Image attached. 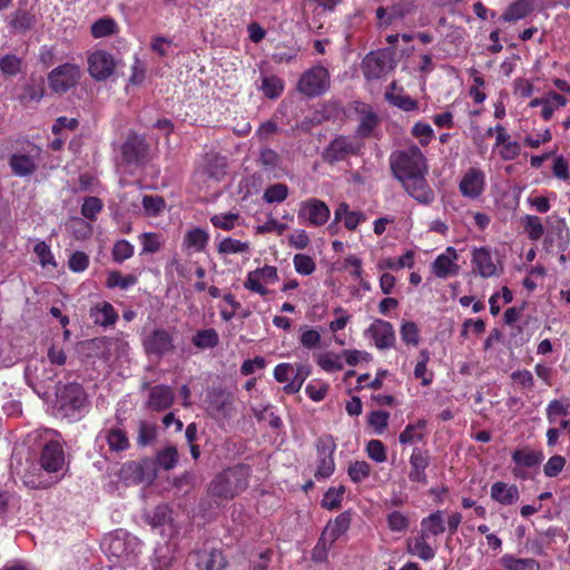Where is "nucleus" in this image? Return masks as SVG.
I'll list each match as a JSON object with an SVG mask.
<instances>
[{
  "label": "nucleus",
  "instance_id": "obj_1",
  "mask_svg": "<svg viewBox=\"0 0 570 570\" xmlns=\"http://www.w3.org/2000/svg\"><path fill=\"white\" fill-rule=\"evenodd\" d=\"M56 432L48 430L42 435L43 444L38 465L32 464L23 474V484L30 489H48L60 479L65 466V452Z\"/></svg>",
  "mask_w": 570,
  "mask_h": 570
},
{
  "label": "nucleus",
  "instance_id": "obj_2",
  "mask_svg": "<svg viewBox=\"0 0 570 570\" xmlns=\"http://www.w3.org/2000/svg\"><path fill=\"white\" fill-rule=\"evenodd\" d=\"M252 469L247 464H236L219 472L208 485V494L213 498L232 500L249 483Z\"/></svg>",
  "mask_w": 570,
  "mask_h": 570
},
{
  "label": "nucleus",
  "instance_id": "obj_3",
  "mask_svg": "<svg viewBox=\"0 0 570 570\" xmlns=\"http://www.w3.org/2000/svg\"><path fill=\"white\" fill-rule=\"evenodd\" d=\"M390 167L399 181L428 173L426 158L417 146L394 151L390 156Z\"/></svg>",
  "mask_w": 570,
  "mask_h": 570
},
{
  "label": "nucleus",
  "instance_id": "obj_4",
  "mask_svg": "<svg viewBox=\"0 0 570 570\" xmlns=\"http://www.w3.org/2000/svg\"><path fill=\"white\" fill-rule=\"evenodd\" d=\"M88 405L87 394L78 383L65 385L57 394L58 412L71 421L80 420L87 412Z\"/></svg>",
  "mask_w": 570,
  "mask_h": 570
},
{
  "label": "nucleus",
  "instance_id": "obj_5",
  "mask_svg": "<svg viewBox=\"0 0 570 570\" xmlns=\"http://www.w3.org/2000/svg\"><path fill=\"white\" fill-rule=\"evenodd\" d=\"M363 144L352 136H337L323 150L322 158L324 161L333 165L356 156L361 153Z\"/></svg>",
  "mask_w": 570,
  "mask_h": 570
},
{
  "label": "nucleus",
  "instance_id": "obj_6",
  "mask_svg": "<svg viewBox=\"0 0 570 570\" xmlns=\"http://www.w3.org/2000/svg\"><path fill=\"white\" fill-rule=\"evenodd\" d=\"M157 476L153 459L125 462L119 470V479L126 484L151 483Z\"/></svg>",
  "mask_w": 570,
  "mask_h": 570
},
{
  "label": "nucleus",
  "instance_id": "obj_7",
  "mask_svg": "<svg viewBox=\"0 0 570 570\" xmlns=\"http://www.w3.org/2000/svg\"><path fill=\"white\" fill-rule=\"evenodd\" d=\"M336 444L332 435L324 434L316 441V469L314 476L316 480L328 479L335 471L334 452Z\"/></svg>",
  "mask_w": 570,
  "mask_h": 570
},
{
  "label": "nucleus",
  "instance_id": "obj_8",
  "mask_svg": "<svg viewBox=\"0 0 570 570\" xmlns=\"http://www.w3.org/2000/svg\"><path fill=\"white\" fill-rule=\"evenodd\" d=\"M175 330L171 328H155L147 334L142 340V346L147 355H155L163 357L167 354L174 353L175 346Z\"/></svg>",
  "mask_w": 570,
  "mask_h": 570
},
{
  "label": "nucleus",
  "instance_id": "obj_9",
  "mask_svg": "<svg viewBox=\"0 0 570 570\" xmlns=\"http://www.w3.org/2000/svg\"><path fill=\"white\" fill-rule=\"evenodd\" d=\"M40 153L41 149L33 144L13 153L8 161L12 173L19 177L31 176L37 170Z\"/></svg>",
  "mask_w": 570,
  "mask_h": 570
},
{
  "label": "nucleus",
  "instance_id": "obj_10",
  "mask_svg": "<svg viewBox=\"0 0 570 570\" xmlns=\"http://www.w3.org/2000/svg\"><path fill=\"white\" fill-rule=\"evenodd\" d=\"M330 87V75L326 68L315 66L305 71L297 85L298 91L308 96L316 97L325 92Z\"/></svg>",
  "mask_w": 570,
  "mask_h": 570
},
{
  "label": "nucleus",
  "instance_id": "obj_11",
  "mask_svg": "<svg viewBox=\"0 0 570 570\" xmlns=\"http://www.w3.org/2000/svg\"><path fill=\"white\" fill-rule=\"evenodd\" d=\"M297 217L312 227H321L328 222L331 210L325 202L313 197L301 202Z\"/></svg>",
  "mask_w": 570,
  "mask_h": 570
},
{
  "label": "nucleus",
  "instance_id": "obj_12",
  "mask_svg": "<svg viewBox=\"0 0 570 570\" xmlns=\"http://www.w3.org/2000/svg\"><path fill=\"white\" fill-rule=\"evenodd\" d=\"M80 75V68L77 65L63 63L49 72V87L58 94L67 92L79 82Z\"/></svg>",
  "mask_w": 570,
  "mask_h": 570
},
{
  "label": "nucleus",
  "instance_id": "obj_13",
  "mask_svg": "<svg viewBox=\"0 0 570 570\" xmlns=\"http://www.w3.org/2000/svg\"><path fill=\"white\" fill-rule=\"evenodd\" d=\"M278 282V272L275 266L265 265L247 273L244 287L261 296H266L269 291L266 285Z\"/></svg>",
  "mask_w": 570,
  "mask_h": 570
},
{
  "label": "nucleus",
  "instance_id": "obj_14",
  "mask_svg": "<svg viewBox=\"0 0 570 570\" xmlns=\"http://www.w3.org/2000/svg\"><path fill=\"white\" fill-rule=\"evenodd\" d=\"M487 187L485 173L479 167H470L466 169L460 181V194L468 199H478L481 197Z\"/></svg>",
  "mask_w": 570,
  "mask_h": 570
},
{
  "label": "nucleus",
  "instance_id": "obj_15",
  "mask_svg": "<svg viewBox=\"0 0 570 570\" xmlns=\"http://www.w3.org/2000/svg\"><path fill=\"white\" fill-rule=\"evenodd\" d=\"M206 402V411L215 420L229 419L234 412L233 395L224 390L209 391Z\"/></svg>",
  "mask_w": 570,
  "mask_h": 570
},
{
  "label": "nucleus",
  "instance_id": "obj_16",
  "mask_svg": "<svg viewBox=\"0 0 570 570\" xmlns=\"http://www.w3.org/2000/svg\"><path fill=\"white\" fill-rule=\"evenodd\" d=\"M116 66L114 56L105 50H96L88 57V72L98 81L109 78Z\"/></svg>",
  "mask_w": 570,
  "mask_h": 570
},
{
  "label": "nucleus",
  "instance_id": "obj_17",
  "mask_svg": "<svg viewBox=\"0 0 570 570\" xmlns=\"http://www.w3.org/2000/svg\"><path fill=\"white\" fill-rule=\"evenodd\" d=\"M365 334L373 340L375 347L379 350L392 348L396 343L393 325L381 318L374 320Z\"/></svg>",
  "mask_w": 570,
  "mask_h": 570
},
{
  "label": "nucleus",
  "instance_id": "obj_18",
  "mask_svg": "<svg viewBox=\"0 0 570 570\" xmlns=\"http://www.w3.org/2000/svg\"><path fill=\"white\" fill-rule=\"evenodd\" d=\"M425 175L426 174H419L417 176H412L400 183L407 195L417 203L422 205H430L435 199V194L429 185Z\"/></svg>",
  "mask_w": 570,
  "mask_h": 570
},
{
  "label": "nucleus",
  "instance_id": "obj_19",
  "mask_svg": "<svg viewBox=\"0 0 570 570\" xmlns=\"http://www.w3.org/2000/svg\"><path fill=\"white\" fill-rule=\"evenodd\" d=\"M355 112L357 115L358 125L355 134L356 138H368L373 135L374 129L380 124V118L373 107L365 102H355Z\"/></svg>",
  "mask_w": 570,
  "mask_h": 570
},
{
  "label": "nucleus",
  "instance_id": "obj_20",
  "mask_svg": "<svg viewBox=\"0 0 570 570\" xmlns=\"http://www.w3.org/2000/svg\"><path fill=\"white\" fill-rule=\"evenodd\" d=\"M471 263L473 272L483 278L498 274L497 259L488 247L474 248Z\"/></svg>",
  "mask_w": 570,
  "mask_h": 570
},
{
  "label": "nucleus",
  "instance_id": "obj_21",
  "mask_svg": "<svg viewBox=\"0 0 570 570\" xmlns=\"http://www.w3.org/2000/svg\"><path fill=\"white\" fill-rule=\"evenodd\" d=\"M458 254L453 247H448L444 253L440 254L432 264V271L435 276L446 278L459 273L456 264Z\"/></svg>",
  "mask_w": 570,
  "mask_h": 570
},
{
  "label": "nucleus",
  "instance_id": "obj_22",
  "mask_svg": "<svg viewBox=\"0 0 570 570\" xmlns=\"http://www.w3.org/2000/svg\"><path fill=\"white\" fill-rule=\"evenodd\" d=\"M350 527V517L346 513H342L335 518L334 521L328 522L322 537L314 549V557L316 558L320 549L325 551V541L328 539L330 543H333L338 537H341Z\"/></svg>",
  "mask_w": 570,
  "mask_h": 570
},
{
  "label": "nucleus",
  "instance_id": "obj_23",
  "mask_svg": "<svg viewBox=\"0 0 570 570\" xmlns=\"http://www.w3.org/2000/svg\"><path fill=\"white\" fill-rule=\"evenodd\" d=\"M430 464V456L426 452L422 451L419 448H415L412 451L410 456V472L409 479L412 482H417L421 484L428 483V475L425 473L426 468Z\"/></svg>",
  "mask_w": 570,
  "mask_h": 570
},
{
  "label": "nucleus",
  "instance_id": "obj_24",
  "mask_svg": "<svg viewBox=\"0 0 570 570\" xmlns=\"http://www.w3.org/2000/svg\"><path fill=\"white\" fill-rule=\"evenodd\" d=\"M430 537L420 532L412 539L407 540L406 550L410 554L420 558L423 561L432 560L436 554V546L429 542Z\"/></svg>",
  "mask_w": 570,
  "mask_h": 570
},
{
  "label": "nucleus",
  "instance_id": "obj_25",
  "mask_svg": "<svg viewBox=\"0 0 570 570\" xmlns=\"http://www.w3.org/2000/svg\"><path fill=\"white\" fill-rule=\"evenodd\" d=\"M538 4V0H515L508 6L501 16L505 22H515L527 18L532 13Z\"/></svg>",
  "mask_w": 570,
  "mask_h": 570
},
{
  "label": "nucleus",
  "instance_id": "obj_26",
  "mask_svg": "<svg viewBox=\"0 0 570 570\" xmlns=\"http://www.w3.org/2000/svg\"><path fill=\"white\" fill-rule=\"evenodd\" d=\"M122 156L127 163L138 164L144 159L147 153V144L139 136L129 137L124 144Z\"/></svg>",
  "mask_w": 570,
  "mask_h": 570
},
{
  "label": "nucleus",
  "instance_id": "obj_27",
  "mask_svg": "<svg viewBox=\"0 0 570 570\" xmlns=\"http://www.w3.org/2000/svg\"><path fill=\"white\" fill-rule=\"evenodd\" d=\"M386 59L380 53H368L362 62V71L367 79H379L386 73Z\"/></svg>",
  "mask_w": 570,
  "mask_h": 570
},
{
  "label": "nucleus",
  "instance_id": "obj_28",
  "mask_svg": "<svg viewBox=\"0 0 570 570\" xmlns=\"http://www.w3.org/2000/svg\"><path fill=\"white\" fill-rule=\"evenodd\" d=\"M519 489L514 484L495 482L491 487V498L500 504L511 505L519 500Z\"/></svg>",
  "mask_w": 570,
  "mask_h": 570
},
{
  "label": "nucleus",
  "instance_id": "obj_29",
  "mask_svg": "<svg viewBox=\"0 0 570 570\" xmlns=\"http://www.w3.org/2000/svg\"><path fill=\"white\" fill-rule=\"evenodd\" d=\"M365 218L362 212L351 210L347 203H340L335 208V222H343L348 230H355Z\"/></svg>",
  "mask_w": 570,
  "mask_h": 570
},
{
  "label": "nucleus",
  "instance_id": "obj_30",
  "mask_svg": "<svg viewBox=\"0 0 570 570\" xmlns=\"http://www.w3.org/2000/svg\"><path fill=\"white\" fill-rule=\"evenodd\" d=\"M175 395L173 390L167 385H156L149 393V405L156 411L168 409L174 402Z\"/></svg>",
  "mask_w": 570,
  "mask_h": 570
},
{
  "label": "nucleus",
  "instance_id": "obj_31",
  "mask_svg": "<svg viewBox=\"0 0 570 570\" xmlns=\"http://www.w3.org/2000/svg\"><path fill=\"white\" fill-rule=\"evenodd\" d=\"M90 317L95 324L101 326L114 325L118 318V313L108 302H99L90 309Z\"/></svg>",
  "mask_w": 570,
  "mask_h": 570
},
{
  "label": "nucleus",
  "instance_id": "obj_32",
  "mask_svg": "<svg viewBox=\"0 0 570 570\" xmlns=\"http://www.w3.org/2000/svg\"><path fill=\"white\" fill-rule=\"evenodd\" d=\"M197 567L199 570H223L226 559L219 550L200 551L197 553Z\"/></svg>",
  "mask_w": 570,
  "mask_h": 570
},
{
  "label": "nucleus",
  "instance_id": "obj_33",
  "mask_svg": "<svg viewBox=\"0 0 570 570\" xmlns=\"http://www.w3.org/2000/svg\"><path fill=\"white\" fill-rule=\"evenodd\" d=\"M444 512L436 510L421 520V531L428 537H438L442 534L446 528L443 520Z\"/></svg>",
  "mask_w": 570,
  "mask_h": 570
},
{
  "label": "nucleus",
  "instance_id": "obj_34",
  "mask_svg": "<svg viewBox=\"0 0 570 570\" xmlns=\"http://www.w3.org/2000/svg\"><path fill=\"white\" fill-rule=\"evenodd\" d=\"M425 428L426 421L424 419H420L413 424H407L399 436L400 443L405 445L421 442L425 438Z\"/></svg>",
  "mask_w": 570,
  "mask_h": 570
},
{
  "label": "nucleus",
  "instance_id": "obj_35",
  "mask_svg": "<svg viewBox=\"0 0 570 570\" xmlns=\"http://www.w3.org/2000/svg\"><path fill=\"white\" fill-rule=\"evenodd\" d=\"M512 460L517 465L514 474L521 476L519 469L539 465L542 460V454L531 450H517L512 454Z\"/></svg>",
  "mask_w": 570,
  "mask_h": 570
},
{
  "label": "nucleus",
  "instance_id": "obj_36",
  "mask_svg": "<svg viewBox=\"0 0 570 570\" xmlns=\"http://www.w3.org/2000/svg\"><path fill=\"white\" fill-rule=\"evenodd\" d=\"M414 265V255L411 250H407L404 255H402L399 258H392V257H384L381 258L377 264L376 268L379 271H400L404 267L411 268Z\"/></svg>",
  "mask_w": 570,
  "mask_h": 570
},
{
  "label": "nucleus",
  "instance_id": "obj_37",
  "mask_svg": "<svg viewBox=\"0 0 570 570\" xmlns=\"http://www.w3.org/2000/svg\"><path fill=\"white\" fill-rule=\"evenodd\" d=\"M105 440L111 451L120 452L129 449L130 442L121 428H111L106 431Z\"/></svg>",
  "mask_w": 570,
  "mask_h": 570
},
{
  "label": "nucleus",
  "instance_id": "obj_38",
  "mask_svg": "<svg viewBox=\"0 0 570 570\" xmlns=\"http://www.w3.org/2000/svg\"><path fill=\"white\" fill-rule=\"evenodd\" d=\"M191 343L199 350L214 348L219 343V336L215 328L199 330L191 337Z\"/></svg>",
  "mask_w": 570,
  "mask_h": 570
},
{
  "label": "nucleus",
  "instance_id": "obj_39",
  "mask_svg": "<svg viewBox=\"0 0 570 570\" xmlns=\"http://www.w3.org/2000/svg\"><path fill=\"white\" fill-rule=\"evenodd\" d=\"M209 235L202 228H193L188 230L184 237L183 245L193 248L195 252H203L207 246Z\"/></svg>",
  "mask_w": 570,
  "mask_h": 570
},
{
  "label": "nucleus",
  "instance_id": "obj_40",
  "mask_svg": "<svg viewBox=\"0 0 570 570\" xmlns=\"http://www.w3.org/2000/svg\"><path fill=\"white\" fill-rule=\"evenodd\" d=\"M567 98L561 94L551 91L546 96V102L542 105L541 117L544 120H549L552 118L556 110L566 106Z\"/></svg>",
  "mask_w": 570,
  "mask_h": 570
},
{
  "label": "nucleus",
  "instance_id": "obj_41",
  "mask_svg": "<svg viewBox=\"0 0 570 570\" xmlns=\"http://www.w3.org/2000/svg\"><path fill=\"white\" fill-rule=\"evenodd\" d=\"M502 564L507 570H539L540 564L532 558H515L507 554L502 558Z\"/></svg>",
  "mask_w": 570,
  "mask_h": 570
},
{
  "label": "nucleus",
  "instance_id": "obj_42",
  "mask_svg": "<svg viewBox=\"0 0 570 570\" xmlns=\"http://www.w3.org/2000/svg\"><path fill=\"white\" fill-rule=\"evenodd\" d=\"M385 99L393 106L400 108L403 111H414L419 109L417 100L411 98L407 95L400 92H385Z\"/></svg>",
  "mask_w": 570,
  "mask_h": 570
},
{
  "label": "nucleus",
  "instance_id": "obj_43",
  "mask_svg": "<svg viewBox=\"0 0 570 570\" xmlns=\"http://www.w3.org/2000/svg\"><path fill=\"white\" fill-rule=\"evenodd\" d=\"M309 373L311 371L308 365L298 364L296 367L294 366L293 379L284 386V392L287 394L297 393L302 389V385Z\"/></svg>",
  "mask_w": 570,
  "mask_h": 570
},
{
  "label": "nucleus",
  "instance_id": "obj_44",
  "mask_svg": "<svg viewBox=\"0 0 570 570\" xmlns=\"http://www.w3.org/2000/svg\"><path fill=\"white\" fill-rule=\"evenodd\" d=\"M178 458V451L175 446H166L157 453L156 459L154 460L155 466L158 465L167 471L171 470L176 466Z\"/></svg>",
  "mask_w": 570,
  "mask_h": 570
},
{
  "label": "nucleus",
  "instance_id": "obj_45",
  "mask_svg": "<svg viewBox=\"0 0 570 570\" xmlns=\"http://www.w3.org/2000/svg\"><path fill=\"white\" fill-rule=\"evenodd\" d=\"M118 31V26L112 18H101L91 24V35L94 38H104Z\"/></svg>",
  "mask_w": 570,
  "mask_h": 570
},
{
  "label": "nucleus",
  "instance_id": "obj_46",
  "mask_svg": "<svg viewBox=\"0 0 570 570\" xmlns=\"http://www.w3.org/2000/svg\"><path fill=\"white\" fill-rule=\"evenodd\" d=\"M345 493V487H332L323 495L322 507L327 510H336L342 505L343 495Z\"/></svg>",
  "mask_w": 570,
  "mask_h": 570
},
{
  "label": "nucleus",
  "instance_id": "obj_47",
  "mask_svg": "<svg viewBox=\"0 0 570 570\" xmlns=\"http://www.w3.org/2000/svg\"><path fill=\"white\" fill-rule=\"evenodd\" d=\"M137 283V277L135 275L128 274L122 275L118 271H111L107 275L106 285L109 288L119 287L121 289H127L130 286H134Z\"/></svg>",
  "mask_w": 570,
  "mask_h": 570
},
{
  "label": "nucleus",
  "instance_id": "obj_48",
  "mask_svg": "<svg viewBox=\"0 0 570 570\" xmlns=\"http://www.w3.org/2000/svg\"><path fill=\"white\" fill-rule=\"evenodd\" d=\"M261 89L267 98L274 99L282 95L284 81L277 76H265Z\"/></svg>",
  "mask_w": 570,
  "mask_h": 570
},
{
  "label": "nucleus",
  "instance_id": "obj_49",
  "mask_svg": "<svg viewBox=\"0 0 570 570\" xmlns=\"http://www.w3.org/2000/svg\"><path fill=\"white\" fill-rule=\"evenodd\" d=\"M317 365L326 372H337L343 370L342 356L332 352H325L317 356Z\"/></svg>",
  "mask_w": 570,
  "mask_h": 570
},
{
  "label": "nucleus",
  "instance_id": "obj_50",
  "mask_svg": "<svg viewBox=\"0 0 570 570\" xmlns=\"http://www.w3.org/2000/svg\"><path fill=\"white\" fill-rule=\"evenodd\" d=\"M401 340L411 346H417L420 343V331L412 321H403L400 327Z\"/></svg>",
  "mask_w": 570,
  "mask_h": 570
},
{
  "label": "nucleus",
  "instance_id": "obj_51",
  "mask_svg": "<svg viewBox=\"0 0 570 570\" xmlns=\"http://www.w3.org/2000/svg\"><path fill=\"white\" fill-rule=\"evenodd\" d=\"M371 465L366 461L352 462L347 468V474L354 483L365 481L371 474Z\"/></svg>",
  "mask_w": 570,
  "mask_h": 570
},
{
  "label": "nucleus",
  "instance_id": "obj_52",
  "mask_svg": "<svg viewBox=\"0 0 570 570\" xmlns=\"http://www.w3.org/2000/svg\"><path fill=\"white\" fill-rule=\"evenodd\" d=\"M135 247L126 239L117 240L111 249L114 262L120 264L134 256Z\"/></svg>",
  "mask_w": 570,
  "mask_h": 570
},
{
  "label": "nucleus",
  "instance_id": "obj_53",
  "mask_svg": "<svg viewBox=\"0 0 570 570\" xmlns=\"http://www.w3.org/2000/svg\"><path fill=\"white\" fill-rule=\"evenodd\" d=\"M430 360V354L426 350L420 351L419 361L414 368V376L421 380V384L426 386L432 383V374H428L426 364Z\"/></svg>",
  "mask_w": 570,
  "mask_h": 570
},
{
  "label": "nucleus",
  "instance_id": "obj_54",
  "mask_svg": "<svg viewBox=\"0 0 570 570\" xmlns=\"http://www.w3.org/2000/svg\"><path fill=\"white\" fill-rule=\"evenodd\" d=\"M11 27L20 32L31 29L35 24V17L26 10H17L10 22Z\"/></svg>",
  "mask_w": 570,
  "mask_h": 570
},
{
  "label": "nucleus",
  "instance_id": "obj_55",
  "mask_svg": "<svg viewBox=\"0 0 570 570\" xmlns=\"http://www.w3.org/2000/svg\"><path fill=\"white\" fill-rule=\"evenodd\" d=\"M288 196V187L283 183H277L267 187L264 191L263 198L266 203H282Z\"/></svg>",
  "mask_w": 570,
  "mask_h": 570
},
{
  "label": "nucleus",
  "instance_id": "obj_56",
  "mask_svg": "<svg viewBox=\"0 0 570 570\" xmlns=\"http://www.w3.org/2000/svg\"><path fill=\"white\" fill-rule=\"evenodd\" d=\"M249 244L247 242H242L238 239H234L227 237L223 239L218 244V253L219 254H239V253H248Z\"/></svg>",
  "mask_w": 570,
  "mask_h": 570
},
{
  "label": "nucleus",
  "instance_id": "obj_57",
  "mask_svg": "<svg viewBox=\"0 0 570 570\" xmlns=\"http://www.w3.org/2000/svg\"><path fill=\"white\" fill-rule=\"evenodd\" d=\"M33 253L38 257L39 264L42 267H47V266L56 267L57 266V263H56L55 256L51 252V248L46 242H43V240L37 242V244L33 247Z\"/></svg>",
  "mask_w": 570,
  "mask_h": 570
},
{
  "label": "nucleus",
  "instance_id": "obj_58",
  "mask_svg": "<svg viewBox=\"0 0 570 570\" xmlns=\"http://www.w3.org/2000/svg\"><path fill=\"white\" fill-rule=\"evenodd\" d=\"M254 415L258 421H265L273 429H279L283 425L282 419L272 410L271 405L253 409Z\"/></svg>",
  "mask_w": 570,
  "mask_h": 570
},
{
  "label": "nucleus",
  "instance_id": "obj_59",
  "mask_svg": "<svg viewBox=\"0 0 570 570\" xmlns=\"http://www.w3.org/2000/svg\"><path fill=\"white\" fill-rule=\"evenodd\" d=\"M524 230L531 240H538L542 237L544 228L540 217L527 215L523 220Z\"/></svg>",
  "mask_w": 570,
  "mask_h": 570
},
{
  "label": "nucleus",
  "instance_id": "obj_60",
  "mask_svg": "<svg viewBox=\"0 0 570 570\" xmlns=\"http://www.w3.org/2000/svg\"><path fill=\"white\" fill-rule=\"evenodd\" d=\"M293 264L295 271L305 276L313 274L316 269L314 259L306 254H296L293 258Z\"/></svg>",
  "mask_w": 570,
  "mask_h": 570
},
{
  "label": "nucleus",
  "instance_id": "obj_61",
  "mask_svg": "<svg viewBox=\"0 0 570 570\" xmlns=\"http://www.w3.org/2000/svg\"><path fill=\"white\" fill-rule=\"evenodd\" d=\"M239 215L236 213L216 214L210 217V223L219 229L232 230L235 228Z\"/></svg>",
  "mask_w": 570,
  "mask_h": 570
},
{
  "label": "nucleus",
  "instance_id": "obj_62",
  "mask_svg": "<svg viewBox=\"0 0 570 570\" xmlns=\"http://www.w3.org/2000/svg\"><path fill=\"white\" fill-rule=\"evenodd\" d=\"M142 253L154 254L157 253L163 244V237L157 233H144L140 235Z\"/></svg>",
  "mask_w": 570,
  "mask_h": 570
},
{
  "label": "nucleus",
  "instance_id": "obj_63",
  "mask_svg": "<svg viewBox=\"0 0 570 570\" xmlns=\"http://www.w3.org/2000/svg\"><path fill=\"white\" fill-rule=\"evenodd\" d=\"M390 413L386 411L377 410L370 413L367 422L373 428L376 434H382L387 428Z\"/></svg>",
  "mask_w": 570,
  "mask_h": 570
},
{
  "label": "nucleus",
  "instance_id": "obj_64",
  "mask_svg": "<svg viewBox=\"0 0 570 570\" xmlns=\"http://www.w3.org/2000/svg\"><path fill=\"white\" fill-rule=\"evenodd\" d=\"M299 343L302 346L313 350L321 344V333L317 330L307 326L301 327Z\"/></svg>",
  "mask_w": 570,
  "mask_h": 570
}]
</instances>
